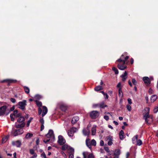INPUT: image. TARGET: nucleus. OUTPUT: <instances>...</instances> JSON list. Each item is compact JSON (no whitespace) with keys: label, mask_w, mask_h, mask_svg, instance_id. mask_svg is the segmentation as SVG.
Wrapping results in <instances>:
<instances>
[{"label":"nucleus","mask_w":158,"mask_h":158,"mask_svg":"<svg viewBox=\"0 0 158 158\" xmlns=\"http://www.w3.org/2000/svg\"><path fill=\"white\" fill-rule=\"evenodd\" d=\"M79 119L78 117L76 116L73 117L71 121V123L73 124L75 123Z\"/></svg>","instance_id":"nucleus-21"},{"label":"nucleus","mask_w":158,"mask_h":158,"mask_svg":"<svg viewBox=\"0 0 158 158\" xmlns=\"http://www.w3.org/2000/svg\"><path fill=\"white\" fill-rule=\"evenodd\" d=\"M41 156L42 157H43L44 158H47L46 157V155L44 152L42 153L41 155Z\"/></svg>","instance_id":"nucleus-52"},{"label":"nucleus","mask_w":158,"mask_h":158,"mask_svg":"<svg viewBox=\"0 0 158 158\" xmlns=\"http://www.w3.org/2000/svg\"><path fill=\"white\" fill-rule=\"evenodd\" d=\"M32 155L33 156L31 157V158H36L37 157V154L35 152L34 154H33Z\"/></svg>","instance_id":"nucleus-59"},{"label":"nucleus","mask_w":158,"mask_h":158,"mask_svg":"<svg viewBox=\"0 0 158 158\" xmlns=\"http://www.w3.org/2000/svg\"><path fill=\"white\" fill-rule=\"evenodd\" d=\"M117 87L118 89H122V86L121 85V82H119L117 85Z\"/></svg>","instance_id":"nucleus-44"},{"label":"nucleus","mask_w":158,"mask_h":158,"mask_svg":"<svg viewBox=\"0 0 158 158\" xmlns=\"http://www.w3.org/2000/svg\"><path fill=\"white\" fill-rule=\"evenodd\" d=\"M102 89V86L101 85H98L94 89L95 91H98L101 90Z\"/></svg>","instance_id":"nucleus-32"},{"label":"nucleus","mask_w":158,"mask_h":158,"mask_svg":"<svg viewBox=\"0 0 158 158\" xmlns=\"http://www.w3.org/2000/svg\"><path fill=\"white\" fill-rule=\"evenodd\" d=\"M23 129L22 128H20L19 129L15 130V131L12 133V135L14 136H16L23 134Z\"/></svg>","instance_id":"nucleus-7"},{"label":"nucleus","mask_w":158,"mask_h":158,"mask_svg":"<svg viewBox=\"0 0 158 158\" xmlns=\"http://www.w3.org/2000/svg\"><path fill=\"white\" fill-rule=\"evenodd\" d=\"M12 144L13 146H16L17 147H19L21 145V142L19 140L13 141Z\"/></svg>","instance_id":"nucleus-13"},{"label":"nucleus","mask_w":158,"mask_h":158,"mask_svg":"<svg viewBox=\"0 0 158 158\" xmlns=\"http://www.w3.org/2000/svg\"><path fill=\"white\" fill-rule=\"evenodd\" d=\"M71 150L69 152V158H74V150L73 148H70Z\"/></svg>","instance_id":"nucleus-20"},{"label":"nucleus","mask_w":158,"mask_h":158,"mask_svg":"<svg viewBox=\"0 0 158 158\" xmlns=\"http://www.w3.org/2000/svg\"><path fill=\"white\" fill-rule=\"evenodd\" d=\"M68 136L70 137H72L74 133H73L72 131H70V129L68 131Z\"/></svg>","instance_id":"nucleus-31"},{"label":"nucleus","mask_w":158,"mask_h":158,"mask_svg":"<svg viewBox=\"0 0 158 158\" xmlns=\"http://www.w3.org/2000/svg\"><path fill=\"white\" fill-rule=\"evenodd\" d=\"M33 135L32 133H28L25 135V138L26 139H28L32 137Z\"/></svg>","instance_id":"nucleus-28"},{"label":"nucleus","mask_w":158,"mask_h":158,"mask_svg":"<svg viewBox=\"0 0 158 158\" xmlns=\"http://www.w3.org/2000/svg\"><path fill=\"white\" fill-rule=\"evenodd\" d=\"M112 70L114 72L115 74H118V69L114 67H113L112 68Z\"/></svg>","instance_id":"nucleus-37"},{"label":"nucleus","mask_w":158,"mask_h":158,"mask_svg":"<svg viewBox=\"0 0 158 158\" xmlns=\"http://www.w3.org/2000/svg\"><path fill=\"white\" fill-rule=\"evenodd\" d=\"M127 101L128 103L130 104H131L132 103V102H131V99L130 98H128Z\"/></svg>","instance_id":"nucleus-57"},{"label":"nucleus","mask_w":158,"mask_h":158,"mask_svg":"<svg viewBox=\"0 0 158 158\" xmlns=\"http://www.w3.org/2000/svg\"><path fill=\"white\" fill-rule=\"evenodd\" d=\"M129 58V56H127L124 59V55L122 54L121 56L118 59L117 61L118 62L121 63L122 62L123 63V64H124L126 63V62L127 60H128Z\"/></svg>","instance_id":"nucleus-3"},{"label":"nucleus","mask_w":158,"mask_h":158,"mask_svg":"<svg viewBox=\"0 0 158 158\" xmlns=\"http://www.w3.org/2000/svg\"><path fill=\"white\" fill-rule=\"evenodd\" d=\"M88 158H94V155L92 153L88 155Z\"/></svg>","instance_id":"nucleus-46"},{"label":"nucleus","mask_w":158,"mask_h":158,"mask_svg":"<svg viewBox=\"0 0 158 158\" xmlns=\"http://www.w3.org/2000/svg\"><path fill=\"white\" fill-rule=\"evenodd\" d=\"M82 133L84 135L88 136L90 133V131L89 129L84 128L82 130Z\"/></svg>","instance_id":"nucleus-12"},{"label":"nucleus","mask_w":158,"mask_h":158,"mask_svg":"<svg viewBox=\"0 0 158 158\" xmlns=\"http://www.w3.org/2000/svg\"><path fill=\"white\" fill-rule=\"evenodd\" d=\"M106 140L108 141L107 144L108 145L110 146L113 144V137L112 136H107L106 138Z\"/></svg>","instance_id":"nucleus-9"},{"label":"nucleus","mask_w":158,"mask_h":158,"mask_svg":"<svg viewBox=\"0 0 158 158\" xmlns=\"http://www.w3.org/2000/svg\"><path fill=\"white\" fill-rule=\"evenodd\" d=\"M96 126L95 125H94L93 126L92 129H91V132H92V135H95L96 133Z\"/></svg>","instance_id":"nucleus-19"},{"label":"nucleus","mask_w":158,"mask_h":158,"mask_svg":"<svg viewBox=\"0 0 158 158\" xmlns=\"http://www.w3.org/2000/svg\"><path fill=\"white\" fill-rule=\"evenodd\" d=\"M152 118V117H151V115H149V113H146L143 116V118Z\"/></svg>","instance_id":"nucleus-35"},{"label":"nucleus","mask_w":158,"mask_h":158,"mask_svg":"<svg viewBox=\"0 0 158 158\" xmlns=\"http://www.w3.org/2000/svg\"><path fill=\"white\" fill-rule=\"evenodd\" d=\"M24 90L26 94H28L29 93L30 89L28 87L24 86Z\"/></svg>","instance_id":"nucleus-30"},{"label":"nucleus","mask_w":158,"mask_h":158,"mask_svg":"<svg viewBox=\"0 0 158 158\" xmlns=\"http://www.w3.org/2000/svg\"><path fill=\"white\" fill-rule=\"evenodd\" d=\"M11 101L13 103H14L15 102L16 100L14 98H10Z\"/></svg>","instance_id":"nucleus-61"},{"label":"nucleus","mask_w":158,"mask_h":158,"mask_svg":"<svg viewBox=\"0 0 158 158\" xmlns=\"http://www.w3.org/2000/svg\"><path fill=\"white\" fill-rule=\"evenodd\" d=\"M58 142L60 145H63L65 143L66 141L62 135H60L58 136Z\"/></svg>","instance_id":"nucleus-8"},{"label":"nucleus","mask_w":158,"mask_h":158,"mask_svg":"<svg viewBox=\"0 0 158 158\" xmlns=\"http://www.w3.org/2000/svg\"><path fill=\"white\" fill-rule=\"evenodd\" d=\"M142 141L140 139L137 140V144L139 146H140L142 145Z\"/></svg>","instance_id":"nucleus-41"},{"label":"nucleus","mask_w":158,"mask_h":158,"mask_svg":"<svg viewBox=\"0 0 158 158\" xmlns=\"http://www.w3.org/2000/svg\"><path fill=\"white\" fill-rule=\"evenodd\" d=\"M8 138V136H6L4 137H3L2 139V143H5L7 140Z\"/></svg>","instance_id":"nucleus-36"},{"label":"nucleus","mask_w":158,"mask_h":158,"mask_svg":"<svg viewBox=\"0 0 158 158\" xmlns=\"http://www.w3.org/2000/svg\"><path fill=\"white\" fill-rule=\"evenodd\" d=\"M35 98L36 99H39L41 98V96L39 94H36L35 96Z\"/></svg>","instance_id":"nucleus-47"},{"label":"nucleus","mask_w":158,"mask_h":158,"mask_svg":"<svg viewBox=\"0 0 158 158\" xmlns=\"http://www.w3.org/2000/svg\"><path fill=\"white\" fill-rule=\"evenodd\" d=\"M82 154L83 156V158H86V156L88 155V152H84Z\"/></svg>","instance_id":"nucleus-48"},{"label":"nucleus","mask_w":158,"mask_h":158,"mask_svg":"<svg viewBox=\"0 0 158 158\" xmlns=\"http://www.w3.org/2000/svg\"><path fill=\"white\" fill-rule=\"evenodd\" d=\"M126 108L127 110L129 111H131V106L129 105H127L126 106Z\"/></svg>","instance_id":"nucleus-43"},{"label":"nucleus","mask_w":158,"mask_h":158,"mask_svg":"<svg viewBox=\"0 0 158 158\" xmlns=\"http://www.w3.org/2000/svg\"><path fill=\"white\" fill-rule=\"evenodd\" d=\"M18 111L17 110H15L13 112V114H12L16 118L19 117L21 115V114L20 113H18Z\"/></svg>","instance_id":"nucleus-22"},{"label":"nucleus","mask_w":158,"mask_h":158,"mask_svg":"<svg viewBox=\"0 0 158 158\" xmlns=\"http://www.w3.org/2000/svg\"><path fill=\"white\" fill-rule=\"evenodd\" d=\"M29 151L31 155H33L35 152L34 150L33 149H30Z\"/></svg>","instance_id":"nucleus-51"},{"label":"nucleus","mask_w":158,"mask_h":158,"mask_svg":"<svg viewBox=\"0 0 158 158\" xmlns=\"http://www.w3.org/2000/svg\"><path fill=\"white\" fill-rule=\"evenodd\" d=\"M13 115L12 114H10V116L11 120V121H14V120H15V119L13 117Z\"/></svg>","instance_id":"nucleus-55"},{"label":"nucleus","mask_w":158,"mask_h":158,"mask_svg":"<svg viewBox=\"0 0 158 158\" xmlns=\"http://www.w3.org/2000/svg\"><path fill=\"white\" fill-rule=\"evenodd\" d=\"M37 105L39 107H40L42 106V103L41 102L37 100L35 101Z\"/></svg>","instance_id":"nucleus-33"},{"label":"nucleus","mask_w":158,"mask_h":158,"mask_svg":"<svg viewBox=\"0 0 158 158\" xmlns=\"http://www.w3.org/2000/svg\"><path fill=\"white\" fill-rule=\"evenodd\" d=\"M96 105L98 106V107H100L101 108L103 109H104L105 107L107 106V105L104 104V102H102L99 104H97Z\"/></svg>","instance_id":"nucleus-18"},{"label":"nucleus","mask_w":158,"mask_h":158,"mask_svg":"<svg viewBox=\"0 0 158 158\" xmlns=\"http://www.w3.org/2000/svg\"><path fill=\"white\" fill-rule=\"evenodd\" d=\"M48 112V109L47 107L45 106H43V113L42 114V117L45 115Z\"/></svg>","instance_id":"nucleus-15"},{"label":"nucleus","mask_w":158,"mask_h":158,"mask_svg":"<svg viewBox=\"0 0 158 158\" xmlns=\"http://www.w3.org/2000/svg\"><path fill=\"white\" fill-rule=\"evenodd\" d=\"M104 149L105 150V151H106L108 153L109 152V148L108 147H105L104 148Z\"/></svg>","instance_id":"nucleus-56"},{"label":"nucleus","mask_w":158,"mask_h":158,"mask_svg":"<svg viewBox=\"0 0 158 158\" xmlns=\"http://www.w3.org/2000/svg\"><path fill=\"white\" fill-rule=\"evenodd\" d=\"M127 73L126 71H125L124 73L120 76L122 78V80L123 81H126L127 78Z\"/></svg>","instance_id":"nucleus-16"},{"label":"nucleus","mask_w":158,"mask_h":158,"mask_svg":"<svg viewBox=\"0 0 158 158\" xmlns=\"http://www.w3.org/2000/svg\"><path fill=\"white\" fill-rule=\"evenodd\" d=\"M144 110L146 111V113H149L150 109L149 107H146L145 108Z\"/></svg>","instance_id":"nucleus-50"},{"label":"nucleus","mask_w":158,"mask_h":158,"mask_svg":"<svg viewBox=\"0 0 158 158\" xmlns=\"http://www.w3.org/2000/svg\"><path fill=\"white\" fill-rule=\"evenodd\" d=\"M70 148H73L70 146H68L67 144H65L62 146L61 149L63 150H68L70 151L71 150V149Z\"/></svg>","instance_id":"nucleus-14"},{"label":"nucleus","mask_w":158,"mask_h":158,"mask_svg":"<svg viewBox=\"0 0 158 158\" xmlns=\"http://www.w3.org/2000/svg\"><path fill=\"white\" fill-rule=\"evenodd\" d=\"M104 145V142L103 140H101L100 141V145L102 146Z\"/></svg>","instance_id":"nucleus-60"},{"label":"nucleus","mask_w":158,"mask_h":158,"mask_svg":"<svg viewBox=\"0 0 158 158\" xmlns=\"http://www.w3.org/2000/svg\"><path fill=\"white\" fill-rule=\"evenodd\" d=\"M119 138L121 140L123 139L124 138V135H119Z\"/></svg>","instance_id":"nucleus-64"},{"label":"nucleus","mask_w":158,"mask_h":158,"mask_svg":"<svg viewBox=\"0 0 158 158\" xmlns=\"http://www.w3.org/2000/svg\"><path fill=\"white\" fill-rule=\"evenodd\" d=\"M120 150L119 149H116L115 150L114 153V155L115 156H118L119 155H120Z\"/></svg>","instance_id":"nucleus-29"},{"label":"nucleus","mask_w":158,"mask_h":158,"mask_svg":"<svg viewBox=\"0 0 158 158\" xmlns=\"http://www.w3.org/2000/svg\"><path fill=\"white\" fill-rule=\"evenodd\" d=\"M7 109V106H3L0 107V116H2L5 114L6 115L8 114L10 111H9L8 113H5Z\"/></svg>","instance_id":"nucleus-2"},{"label":"nucleus","mask_w":158,"mask_h":158,"mask_svg":"<svg viewBox=\"0 0 158 158\" xmlns=\"http://www.w3.org/2000/svg\"><path fill=\"white\" fill-rule=\"evenodd\" d=\"M57 105L60 107V109L63 111H65L67 109V105L62 102L59 103Z\"/></svg>","instance_id":"nucleus-6"},{"label":"nucleus","mask_w":158,"mask_h":158,"mask_svg":"<svg viewBox=\"0 0 158 158\" xmlns=\"http://www.w3.org/2000/svg\"><path fill=\"white\" fill-rule=\"evenodd\" d=\"M70 129V131H72L74 133L76 132L78 130V129L77 128L74 127H72Z\"/></svg>","instance_id":"nucleus-34"},{"label":"nucleus","mask_w":158,"mask_h":158,"mask_svg":"<svg viewBox=\"0 0 158 158\" xmlns=\"http://www.w3.org/2000/svg\"><path fill=\"white\" fill-rule=\"evenodd\" d=\"M39 122L41 124H44V120L43 118H41L39 119Z\"/></svg>","instance_id":"nucleus-42"},{"label":"nucleus","mask_w":158,"mask_h":158,"mask_svg":"<svg viewBox=\"0 0 158 158\" xmlns=\"http://www.w3.org/2000/svg\"><path fill=\"white\" fill-rule=\"evenodd\" d=\"M33 119V118L32 117H30L29 118V119L27 121V127H28L31 121Z\"/></svg>","instance_id":"nucleus-40"},{"label":"nucleus","mask_w":158,"mask_h":158,"mask_svg":"<svg viewBox=\"0 0 158 158\" xmlns=\"http://www.w3.org/2000/svg\"><path fill=\"white\" fill-rule=\"evenodd\" d=\"M25 118L23 117H20L17 120V122L19 123H22L24 122Z\"/></svg>","instance_id":"nucleus-26"},{"label":"nucleus","mask_w":158,"mask_h":158,"mask_svg":"<svg viewBox=\"0 0 158 158\" xmlns=\"http://www.w3.org/2000/svg\"><path fill=\"white\" fill-rule=\"evenodd\" d=\"M42 110L41 108L40 107H39V108H38V114H39V115L41 114L42 113Z\"/></svg>","instance_id":"nucleus-53"},{"label":"nucleus","mask_w":158,"mask_h":158,"mask_svg":"<svg viewBox=\"0 0 158 158\" xmlns=\"http://www.w3.org/2000/svg\"><path fill=\"white\" fill-rule=\"evenodd\" d=\"M50 141V142H51V139H45L44 140V142L46 143H48V142Z\"/></svg>","instance_id":"nucleus-49"},{"label":"nucleus","mask_w":158,"mask_h":158,"mask_svg":"<svg viewBox=\"0 0 158 158\" xmlns=\"http://www.w3.org/2000/svg\"><path fill=\"white\" fill-rule=\"evenodd\" d=\"M104 118L106 121L108 120L109 119V117L108 115H105L104 116Z\"/></svg>","instance_id":"nucleus-62"},{"label":"nucleus","mask_w":158,"mask_h":158,"mask_svg":"<svg viewBox=\"0 0 158 158\" xmlns=\"http://www.w3.org/2000/svg\"><path fill=\"white\" fill-rule=\"evenodd\" d=\"M17 81L16 80H13L10 79H6L3 80L1 81L0 82L1 83H4V82H6L8 84L12 82H16Z\"/></svg>","instance_id":"nucleus-11"},{"label":"nucleus","mask_w":158,"mask_h":158,"mask_svg":"<svg viewBox=\"0 0 158 158\" xmlns=\"http://www.w3.org/2000/svg\"><path fill=\"white\" fill-rule=\"evenodd\" d=\"M158 111V107H155L154 110V112L155 113H156Z\"/></svg>","instance_id":"nucleus-54"},{"label":"nucleus","mask_w":158,"mask_h":158,"mask_svg":"<svg viewBox=\"0 0 158 158\" xmlns=\"http://www.w3.org/2000/svg\"><path fill=\"white\" fill-rule=\"evenodd\" d=\"M25 125V123L24 122H23L22 123H19V124H17L16 123L15 124V127L17 128L23 127H24Z\"/></svg>","instance_id":"nucleus-17"},{"label":"nucleus","mask_w":158,"mask_h":158,"mask_svg":"<svg viewBox=\"0 0 158 158\" xmlns=\"http://www.w3.org/2000/svg\"><path fill=\"white\" fill-rule=\"evenodd\" d=\"M118 95L119 97H121L123 96V93L121 89H118Z\"/></svg>","instance_id":"nucleus-39"},{"label":"nucleus","mask_w":158,"mask_h":158,"mask_svg":"<svg viewBox=\"0 0 158 158\" xmlns=\"http://www.w3.org/2000/svg\"><path fill=\"white\" fill-rule=\"evenodd\" d=\"M89 139H87L86 140V144L87 146L89 148H91V144L89 142Z\"/></svg>","instance_id":"nucleus-24"},{"label":"nucleus","mask_w":158,"mask_h":158,"mask_svg":"<svg viewBox=\"0 0 158 158\" xmlns=\"http://www.w3.org/2000/svg\"><path fill=\"white\" fill-rule=\"evenodd\" d=\"M138 136L137 135H135L132 139V141L133 143H135L136 141H137Z\"/></svg>","instance_id":"nucleus-27"},{"label":"nucleus","mask_w":158,"mask_h":158,"mask_svg":"<svg viewBox=\"0 0 158 158\" xmlns=\"http://www.w3.org/2000/svg\"><path fill=\"white\" fill-rule=\"evenodd\" d=\"M132 82L133 84L135 85H136L137 84V81L134 78H133L132 79Z\"/></svg>","instance_id":"nucleus-45"},{"label":"nucleus","mask_w":158,"mask_h":158,"mask_svg":"<svg viewBox=\"0 0 158 158\" xmlns=\"http://www.w3.org/2000/svg\"><path fill=\"white\" fill-rule=\"evenodd\" d=\"M45 136L48 139H51V142H53L55 140L54 135L52 130H49L48 133Z\"/></svg>","instance_id":"nucleus-1"},{"label":"nucleus","mask_w":158,"mask_h":158,"mask_svg":"<svg viewBox=\"0 0 158 158\" xmlns=\"http://www.w3.org/2000/svg\"><path fill=\"white\" fill-rule=\"evenodd\" d=\"M157 98V96L156 95H153L151 96V101L152 102H153L156 100Z\"/></svg>","instance_id":"nucleus-25"},{"label":"nucleus","mask_w":158,"mask_h":158,"mask_svg":"<svg viewBox=\"0 0 158 158\" xmlns=\"http://www.w3.org/2000/svg\"><path fill=\"white\" fill-rule=\"evenodd\" d=\"M99 113L98 111L96 110L92 111L90 114V117L93 119H95L98 117Z\"/></svg>","instance_id":"nucleus-4"},{"label":"nucleus","mask_w":158,"mask_h":158,"mask_svg":"<svg viewBox=\"0 0 158 158\" xmlns=\"http://www.w3.org/2000/svg\"><path fill=\"white\" fill-rule=\"evenodd\" d=\"M26 101L24 100L22 102H19L18 103V105L19 106V108L22 110H24L25 109V106L27 105Z\"/></svg>","instance_id":"nucleus-5"},{"label":"nucleus","mask_w":158,"mask_h":158,"mask_svg":"<svg viewBox=\"0 0 158 158\" xmlns=\"http://www.w3.org/2000/svg\"><path fill=\"white\" fill-rule=\"evenodd\" d=\"M143 80L146 86H148L150 85V81L149 80V78L148 77H144L143 78Z\"/></svg>","instance_id":"nucleus-10"},{"label":"nucleus","mask_w":158,"mask_h":158,"mask_svg":"<svg viewBox=\"0 0 158 158\" xmlns=\"http://www.w3.org/2000/svg\"><path fill=\"white\" fill-rule=\"evenodd\" d=\"M91 144L93 146H95L96 145V141L94 139H92L91 142Z\"/></svg>","instance_id":"nucleus-38"},{"label":"nucleus","mask_w":158,"mask_h":158,"mask_svg":"<svg viewBox=\"0 0 158 158\" xmlns=\"http://www.w3.org/2000/svg\"><path fill=\"white\" fill-rule=\"evenodd\" d=\"M124 134V132L122 130H121L119 132V135H123Z\"/></svg>","instance_id":"nucleus-63"},{"label":"nucleus","mask_w":158,"mask_h":158,"mask_svg":"<svg viewBox=\"0 0 158 158\" xmlns=\"http://www.w3.org/2000/svg\"><path fill=\"white\" fill-rule=\"evenodd\" d=\"M103 95L105 97V99H107L108 98V96L107 95V93H105L104 94H103Z\"/></svg>","instance_id":"nucleus-58"},{"label":"nucleus","mask_w":158,"mask_h":158,"mask_svg":"<svg viewBox=\"0 0 158 158\" xmlns=\"http://www.w3.org/2000/svg\"><path fill=\"white\" fill-rule=\"evenodd\" d=\"M124 64H121L120 63L118 64V68L121 70H123L126 68V67L123 65Z\"/></svg>","instance_id":"nucleus-23"}]
</instances>
